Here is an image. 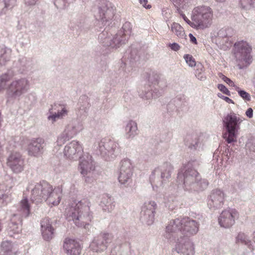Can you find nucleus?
Instances as JSON below:
<instances>
[{
    "label": "nucleus",
    "instance_id": "nucleus-37",
    "mask_svg": "<svg viewBox=\"0 0 255 255\" xmlns=\"http://www.w3.org/2000/svg\"><path fill=\"white\" fill-rule=\"evenodd\" d=\"M218 88L224 94L229 96H231V93L230 91L224 85L221 84H218Z\"/></svg>",
    "mask_w": 255,
    "mask_h": 255
},
{
    "label": "nucleus",
    "instance_id": "nucleus-21",
    "mask_svg": "<svg viewBox=\"0 0 255 255\" xmlns=\"http://www.w3.org/2000/svg\"><path fill=\"white\" fill-rule=\"evenodd\" d=\"M171 31L179 37H183L185 35L183 28L178 23L173 22L171 26Z\"/></svg>",
    "mask_w": 255,
    "mask_h": 255
},
{
    "label": "nucleus",
    "instance_id": "nucleus-34",
    "mask_svg": "<svg viewBox=\"0 0 255 255\" xmlns=\"http://www.w3.org/2000/svg\"><path fill=\"white\" fill-rule=\"evenodd\" d=\"M255 1V0H254ZM240 4L243 8H248L252 6L253 0H240Z\"/></svg>",
    "mask_w": 255,
    "mask_h": 255
},
{
    "label": "nucleus",
    "instance_id": "nucleus-25",
    "mask_svg": "<svg viewBox=\"0 0 255 255\" xmlns=\"http://www.w3.org/2000/svg\"><path fill=\"white\" fill-rule=\"evenodd\" d=\"M179 8L187 9L190 4L187 0H170Z\"/></svg>",
    "mask_w": 255,
    "mask_h": 255
},
{
    "label": "nucleus",
    "instance_id": "nucleus-11",
    "mask_svg": "<svg viewBox=\"0 0 255 255\" xmlns=\"http://www.w3.org/2000/svg\"><path fill=\"white\" fill-rule=\"evenodd\" d=\"M176 251L181 255H194V244L188 238L180 237L175 245Z\"/></svg>",
    "mask_w": 255,
    "mask_h": 255
},
{
    "label": "nucleus",
    "instance_id": "nucleus-43",
    "mask_svg": "<svg viewBox=\"0 0 255 255\" xmlns=\"http://www.w3.org/2000/svg\"><path fill=\"white\" fill-rule=\"evenodd\" d=\"M37 0H24L25 4L27 5H34Z\"/></svg>",
    "mask_w": 255,
    "mask_h": 255
},
{
    "label": "nucleus",
    "instance_id": "nucleus-28",
    "mask_svg": "<svg viewBox=\"0 0 255 255\" xmlns=\"http://www.w3.org/2000/svg\"><path fill=\"white\" fill-rule=\"evenodd\" d=\"M63 132L70 139L71 138L77 133L75 127L74 126H73L72 125H68L66 127Z\"/></svg>",
    "mask_w": 255,
    "mask_h": 255
},
{
    "label": "nucleus",
    "instance_id": "nucleus-8",
    "mask_svg": "<svg viewBox=\"0 0 255 255\" xmlns=\"http://www.w3.org/2000/svg\"><path fill=\"white\" fill-rule=\"evenodd\" d=\"M239 216L238 212L235 209L225 210L219 217V223L221 227L229 228L234 224L235 219L238 218Z\"/></svg>",
    "mask_w": 255,
    "mask_h": 255
},
{
    "label": "nucleus",
    "instance_id": "nucleus-52",
    "mask_svg": "<svg viewBox=\"0 0 255 255\" xmlns=\"http://www.w3.org/2000/svg\"><path fill=\"white\" fill-rule=\"evenodd\" d=\"M129 24H130V23L128 22V23H126L125 25H129Z\"/></svg>",
    "mask_w": 255,
    "mask_h": 255
},
{
    "label": "nucleus",
    "instance_id": "nucleus-23",
    "mask_svg": "<svg viewBox=\"0 0 255 255\" xmlns=\"http://www.w3.org/2000/svg\"><path fill=\"white\" fill-rule=\"evenodd\" d=\"M198 174L197 172L193 169H191L185 172L184 177V183L188 181L194 182L196 179V176Z\"/></svg>",
    "mask_w": 255,
    "mask_h": 255
},
{
    "label": "nucleus",
    "instance_id": "nucleus-36",
    "mask_svg": "<svg viewBox=\"0 0 255 255\" xmlns=\"http://www.w3.org/2000/svg\"><path fill=\"white\" fill-rule=\"evenodd\" d=\"M219 77L221 78H222V79L224 81H225L226 83H227L230 86L234 87L235 88L236 86L235 85L234 82L232 80H231L230 79H229V78L227 77L226 76H225L223 74H220Z\"/></svg>",
    "mask_w": 255,
    "mask_h": 255
},
{
    "label": "nucleus",
    "instance_id": "nucleus-40",
    "mask_svg": "<svg viewBox=\"0 0 255 255\" xmlns=\"http://www.w3.org/2000/svg\"><path fill=\"white\" fill-rule=\"evenodd\" d=\"M139 1L142 6L146 9H150L151 7L150 4H147V0H139Z\"/></svg>",
    "mask_w": 255,
    "mask_h": 255
},
{
    "label": "nucleus",
    "instance_id": "nucleus-29",
    "mask_svg": "<svg viewBox=\"0 0 255 255\" xmlns=\"http://www.w3.org/2000/svg\"><path fill=\"white\" fill-rule=\"evenodd\" d=\"M137 130L136 124L134 122H129L126 127V131L129 133V135H133Z\"/></svg>",
    "mask_w": 255,
    "mask_h": 255
},
{
    "label": "nucleus",
    "instance_id": "nucleus-16",
    "mask_svg": "<svg viewBox=\"0 0 255 255\" xmlns=\"http://www.w3.org/2000/svg\"><path fill=\"white\" fill-rule=\"evenodd\" d=\"M63 248L67 255H79L81 249L78 242L70 239H65Z\"/></svg>",
    "mask_w": 255,
    "mask_h": 255
},
{
    "label": "nucleus",
    "instance_id": "nucleus-38",
    "mask_svg": "<svg viewBox=\"0 0 255 255\" xmlns=\"http://www.w3.org/2000/svg\"><path fill=\"white\" fill-rule=\"evenodd\" d=\"M181 15L182 16V18H183V19L184 20V21L187 23H188L190 26H191L193 28H196V26H194L193 25V24H195L194 23V21H190L186 16V15L183 14V13H181Z\"/></svg>",
    "mask_w": 255,
    "mask_h": 255
},
{
    "label": "nucleus",
    "instance_id": "nucleus-17",
    "mask_svg": "<svg viewBox=\"0 0 255 255\" xmlns=\"http://www.w3.org/2000/svg\"><path fill=\"white\" fill-rule=\"evenodd\" d=\"M225 198L224 193L219 189L213 190L210 196L208 204L211 207L220 208L224 204Z\"/></svg>",
    "mask_w": 255,
    "mask_h": 255
},
{
    "label": "nucleus",
    "instance_id": "nucleus-44",
    "mask_svg": "<svg viewBox=\"0 0 255 255\" xmlns=\"http://www.w3.org/2000/svg\"><path fill=\"white\" fill-rule=\"evenodd\" d=\"M246 114L247 117L251 118L253 116V110L251 108H249L246 111Z\"/></svg>",
    "mask_w": 255,
    "mask_h": 255
},
{
    "label": "nucleus",
    "instance_id": "nucleus-39",
    "mask_svg": "<svg viewBox=\"0 0 255 255\" xmlns=\"http://www.w3.org/2000/svg\"><path fill=\"white\" fill-rule=\"evenodd\" d=\"M168 171L167 173L165 172H162L161 173V177L162 178H168L170 176V172L171 170L172 169V167L169 165L168 166Z\"/></svg>",
    "mask_w": 255,
    "mask_h": 255
},
{
    "label": "nucleus",
    "instance_id": "nucleus-27",
    "mask_svg": "<svg viewBox=\"0 0 255 255\" xmlns=\"http://www.w3.org/2000/svg\"><path fill=\"white\" fill-rule=\"evenodd\" d=\"M68 111L65 107L62 108L61 112H58L57 114H55L48 117L49 120H52L53 122H55L56 119L62 118L64 116L67 115Z\"/></svg>",
    "mask_w": 255,
    "mask_h": 255
},
{
    "label": "nucleus",
    "instance_id": "nucleus-15",
    "mask_svg": "<svg viewBox=\"0 0 255 255\" xmlns=\"http://www.w3.org/2000/svg\"><path fill=\"white\" fill-rule=\"evenodd\" d=\"M82 145L76 141H72L65 147L64 155L70 159H76L83 152Z\"/></svg>",
    "mask_w": 255,
    "mask_h": 255
},
{
    "label": "nucleus",
    "instance_id": "nucleus-9",
    "mask_svg": "<svg viewBox=\"0 0 255 255\" xmlns=\"http://www.w3.org/2000/svg\"><path fill=\"white\" fill-rule=\"evenodd\" d=\"M45 144V141L42 138L31 139L26 148L28 155L36 157L41 156L44 152Z\"/></svg>",
    "mask_w": 255,
    "mask_h": 255
},
{
    "label": "nucleus",
    "instance_id": "nucleus-13",
    "mask_svg": "<svg viewBox=\"0 0 255 255\" xmlns=\"http://www.w3.org/2000/svg\"><path fill=\"white\" fill-rule=\"evenodd\" d=\"M8 165L15 173L21 172L24 166V160L19 152L12 153L8 158Z\"/></svg>",
    "mask_w": 255,
    "mask_h": 255
},
{
    "label": "nucleus",
    "instance_id": "nucleus-32",
    "mask_svg": "<svg viewBox=\"0 0 255 255\" xmlns=\"http://www.w3.org/2000/svg\"><path fill=\"white\" fill-rule=\"evenodd\" d=\"M235 90L238 92L239 95L245 100L250 101L251 100L250 95L245 91L241 90L240 88L238 86H236L235 88Z\"/></svg>",
    "mask_w": 255,
    "mask_h": 255
},
{
    "label": "nucleus",
    "instance_id": "nucleus-20",
    "mask_svg": "<svg viewBox=\"0 0 255 255\" xmlns=\"http://www.w3.org/2000/svg\"><path fill=\"white\" fill-rule=\"evenodd\" d=\"M17 4V0H0V14L13 8Z\"/></svg>",
    "mask_w": 255,
    "mask_h": 255
},
{
    "label": "nucleus",
    "instance_id": "nucleus-26",
    "mask_svg": "<svg viewBox=\"0 0 255 255\" xmlns=\"http://www.w3.org/2000/svg\"><path fill=\"white\" fill-rule=\"evenodd\" d=\"M101 205L103 207H104V205L105 207H107V208L105 209V210L108 209L109 210L110 209H111L112 208L111 197L107 195H104L101 202Z\"/></svg>",
    "mask_w": 255,
    "mask_h": 255
},
{
    "label": "nucleus",
    "instance_id": "nucleus-35",
    "mask_svg": "<svg viewBox=\"0 0 255 255\" xmlns=\"http://www.w3.org/2000/svg\"><path fill=\"white\" fill-rule=\"evenodd\" d=\"M70 138L67 137L63 132V133L58 137L57 142L59 145H63L66 141H68Z\"/></svg>",
    "mask_w": 255,
    "mask_h": 255
},
{
    "label": "nucleus",
    "instance_id": "nucleus-51",
    "mask_svg": "<svg viewBox=\"0 0 255 255\" xmlns=\"http://www.w3.org/2000/svg\"><path fill=\"white\" fill-rule=\"evenodd\" d=\"M217 1H218V2H222V1H224L225 0H216Z\"/></svg>",
    "mask_w": 255,
    "mask_h": 255
},
{
    "label": "nucleus",
    "instance_id": "nucleus-48",
    "mask_svg": "<svg viewBox=\"0 0 255 255\" xmlns=\"http://www.w3.org/2000/svg\"><path fill=\"white\" fill-rule=\"evenodd\" d=\"M224 32L225 30L224 29H221L218 33V36H219L220 35H222V34H223V33H224Z\"/></svg>",
    "mask_w": 255,
    "mask_h": 255
},
{
    "label": "nucleus",
    "instance_id": "nucleus-47",
    "mask_svg": "<svg viewBox=\"0 0 255 255\" xmlns=\"http://www.w3.org/2000/svg\"><path fill=\"white\" fill-rule=\"evenodd\" d=\"M110 11L109 9H107L106 11V13H103V16L102 17V19L104 20V18H106V14L108 13V12Z\"/></svg>",
    "mask_w": 255,
    "mask_h": 255
},
{
    "label": "nucleus",
    "instance_id": "nucleus-41",
    "mask_svg": "<svg viewBox=\"0 0 255 255\" xmlns=\"http://www.w3.org/2000/svg\"><path fill=\"white\" fill-rule=\"evenodd\" d=\"M171 49L174 51H178L180 49V46L176 43H174L170 45Z\"/></svg>",
    "mask_w": 255,
    "mask_h": 255
},
{
    "label": "nucleus",
    "instance_id": "nucleus-49",
    "mask_svg": "<svg viewBox=\"0 0 255 255\" xmlns=\"http://www.w3.org/2000/svg\"><path fill=\"white\" fill-rule=\"evenodd\" d=\"M218 96L219 98H220V97L224 96H223V95H222L221 94L219 93V94H218Z\"/></svg>",
    "mask_w": 255,
    "mask_h": 255
},
{
    "label": "nucleus",
    "instance_id": "nucleus-3",
    "mask_svg": "<svg viewBox=\"0 0 255 255\" xmlns=\"http://www.w3.org/2000/svg\"><path fill=\"white\" fill-rule=\"evenodd\" d=\"M199 224L189 217L178 218L171 221L166 228L168 233H177V236L188 238L197 233Z\"/></svg>",
    "mask_w": 255,
    "mask_h": 255
},
{
    "label": "nucleus",
    "instance_id": "nucleus-50",
    "mask_svg": "<svg viewBox=\"0 0 255 255\" xmlns=\"http://www.w3.org/2000/svg\"><path fill=\"white\" fill-rule=\"evenodd\" d=\"M254 237L253 238V240H254V242L255 243V232H254Z\"/></svg>",
    "mask_w": 255,
    "mask_h": 255
},
{
    "label": "nucleus",
    "instance_id": "nucleus-45",
    "mask_svg": "<svg viewBox=\"0 0 255 255\" xmlns=\"http://www.w3.org/2000/svg\"><path fill=\"white\" fill-rule=\"evenodd\" d=\"M220 98L224 100L225 101H226L228 103L234 104V102L232 99H231L230 98H229L227 97L222 96V97H220Z\"/></svg>",
    "mask_w": 255,
    "mask_h": 255
},
{
    "label": "nucleus",
    "instance_id": "nucleus-22",
    "mask_svg": "<svg viewBox=\"0 0 255 255\" xmlns=\"http://www.w3.org/2000/svg\"><path fill=\"white\" fill-rule=\"evenodd\" d=\"M20 209L23 212V216L27 217L30 213V206L27 198H23L20 203Z\"/></svg>",
    "mask_w": 255,
    "mask_h": 255
},
{
    "label": "nucleus",
    "instance_id": "nucleus-30",
    "mask_svg": "<svg viewBox=\"0 0 255 255\" xmlns=\"http://www.w3.org/2000/svg\"><path fill=\"white\" fill-rule=\"evenodd\" d=\"M100 147L101 148L103 146L107 150L110 151L116 147V144L114 142L111 140H108L107 142L101 141L99 145Z\"/></svg>",
    "mask_w": 255,
    "mask_h": 255
},
{
    "label": "nucleus",
    "instance_id": "nucleus-10",
    "mask_svg": "<svg viewBox=\"0 0 255 255\" xmlns=\"http://www.w3.org/2000/svg\"><path fill=\"white\" fill-rule=\"evenodd\" d=\"M28 81L24 79H20L12 82L8 87V94L12 98H16L21 95L28 89Z\"/></svg>",
    "mask_w": 255,
    "mask_h": 255
},
{
    "label": "nucleus",
    "instance_id": "nucleus-6",
    "mask_svg": "<svg viewBox=\"0 0 255 255\" xmlns=\"http://www.w3.org/2000/svg\"><path fill=\"white\" fill-rule=\"evenodd\" d=\"M243 119L235 113L228 114L223 119L224 125L227 133L224 134L223 137L228 143H230L236 141V138L239 130L240 129V124Z\"/></svg>",
    "mask_w": 255,
    "mask_h": 255
},
{
    "label": "nucleus",
    "instance_id": "nucleus-46",
    "mask_svg": "<svg viewBox=\"0 0 255 255\" xmlns=\"http://www.w3.org/2000/svg\"><path fill=\"white\" fill-rule=\"evenodd\" d=\"M189 37L191 42L195 44L197 43L196 38L191 33L189 34Z\"/></svg>",
    "mask_w": 255,
    "mask_h": 255
},
{
    "label": "nucleus",
    "instance_id": "nucleus-18",
    "mask_svg": "<svg viewBox=\"0 0 255 255\" xmlns=\"http://www.w3.org/2000/svg\"><path fill=\"white\" fill-rule=\"evenodd\" d=\"M41 228L43 238L50 241L54 237V229L52 227L48 218H44L41 222Z\"/></svg>",
    "mask_w": 255,
    "mask_h": 255
},
{
    "label": "nucleus",
    "instance_id": "nucleus-4",
    "mask_svg": "<svg viewBox=\"0 0 255 255\" xmlns=\"http://www.w3.org/2000/svg\"><path fill=\"white\" fill-rule=\"evenodd\" d=\"M213 11L207 6H198L192 10L191 20L194 21L196 29H204L210 26L212 22Z\"/></svg>",
    "mask_w": 255,
    "mask_h": 255
},
{
    "label": "nucleus",
    "instance_id": "nucleus-24",
    "mask_svg": "<svg viewBox=\"0 0 255 255\" xmlns=\"http://www.w3.org/2000/svg\"><path fill=\"white\" fill-rule=\"evenodd\" d=\"M236 243H240L248 246L251 245V241L247 238V236L243 233H240L236 238Z\"/></svg>",
    "mask_w": 255,
    "mask_h": 255
},
{
    "label": "nucleus",
    "instance_id": "nucleus-31",
    "mask_svg": "<svg viewBox=\"0 0 255 255\" xmlns=\"http://www.w3.org/2000/svg\"><path fill=\"white\" fill-rule=\"evenodd\" d=\"M10 80L8 74H5L0 76V91L5 89L6 82Z\"/></svg>",
    "mask_w": 255,
    "mask_h": 255
},
{
    "label": "nucleus",
    "instance_id": "nucleus-42",
    "mask_svg": "<svg viewBox=\"0 0 255 255\" xmlns=\"http://www.w3.org/2000/svg\"><path fill=\"white\" fill-rule=\"evenodd\" d=\"M10 245H11L10 243L9 242H7V241L3 242L1 243V247L3 249V251H4L5 252L9 250L8 249L7 250L6 249V247L10 246Z\"/></svg>",
    "mask_w": 255,
    "mask_h": 255
},
{
    "label": "nucleus",
    "instance_id": "nucleus-14",
    "mask_svg": "<svg viewBox=\"0 0 255 255\" xmlns=\"http://www.w3.org/2000/svg\"><path fill=\"white\" fill-rule=\"evenodd\" d=\"M111 239L108 234H104L95 238L90 245V249L94 252H99L106 250L107 244Z\"/></svg>",
    "mask_w": 255,
    "mask_h": 255
},
{
    "label": "nucleus",
    "instance_id": "nucleus-2",
    "mask_svg": "<svg viewBox=\"0 0 255 255\" xmlns=\"http://www.w3.org/2000/svg\"><path fill=\"white\" fill-rule=\"evenodd\" d=\"M91 202L87 198L79 201L74 206L66 209V217L68 221H73L78 227H85L92 220L90 211Z\"/></svg>",
    "mask_w": 255,
    "mask_h": 255
},
{
    "label": "nucleus",
    "instance_id": "nucleus-12",
    "mask_svg": "<svg viewBox=\"0 0 255 255\" xmlns=\"http://www.w3.org/2000/svg\"><path fill=\"white\" fill-rule=\"evenodd\" d=\"M132 175V167L130 160L128 159L122 160L119 176V182L122 184H127L128 185L131 181Z\"/></svg>",
    "mask_w": 255,
    "mask_h": 255
},
{
    "label": "nucleus",
    "instance_id": "nucleus-1",
    "mask_svg": "<svg viewBox=\"0 0 255 255\" xmlns=\"http://www.w3.org/2000/svg\"><path fill=\"white\" fill-rule=\"evenodd\" d=\"M62 186H53L47 182L43 181L36 183L32 189L30 200L35 204L45 201L52 207L58 205L62 196Z\"/></svg>",
    "mask_w": 255,
    "mask_h": 255
},
{
    "label": "nucleus",
    "instance_id": "nucleus-19",
    "mask_svg": "<svg viewBox=\"0 0 255 255\" xmlns=\"http://www.w3.org/2000/svg\"><path fill=\"white\" fill-rule=\"evenodd\" d=\"M156 204L154 201H150L148 203H145V206L143 208L142 211H144L145 215H148L149 220L147 221L148 225L151 224L153 222L155 210L156 209Z\"/></svg>",
    "mask_w": 255,
    "mask_h": 255
},
{
    "label": "nucleus",
    "instance_id": "nucleus-7",
    "mask_svg": "<svg viewBox=\"0 0 255 255\" xmlns=\"http://www.w3.org/2000/svg\"><path fill=\"white\" fill-rule=\"evenodd\" d=\"M95 169V163L92 156L88 153H84L79 158L78 170L80 173L85 176Z\"/></svg>",
    "mask_w": 255,
    "mask_h": 255
},
{
    "label": "nucleus",
    "instance_id": "nucleus-5",
    "mask_svg": "<svg viewBox=\"0 0 255 255\" xmlns=\"http://www.w3.org/2000/svg\"><path fill=\"white\" fill-rule=\"evenodd\" d=\"M252 47L246 41L242 40L235 43L234 54L240 69L248 67L252 62Z\"/></svg>",
    "mask_w": 255,
    "mask_h": 255
},
{
    "label": "nucleus",
    "instance_id": "nucleus-33",
    "mask_svg": "<svg viewBox=\"0 0 255 255\" xmlns=\"http://www.w3.org/2000/svg\"><path fill=\"white\" fill-rule=\"evenodd\" d=\"M186 63L189 66L193 67L196 65V62L193 56L190 54H185L184 56Z\"/></svg>",
    "mask_w": 255,
    "mask_h": 255
}]
</instances>
